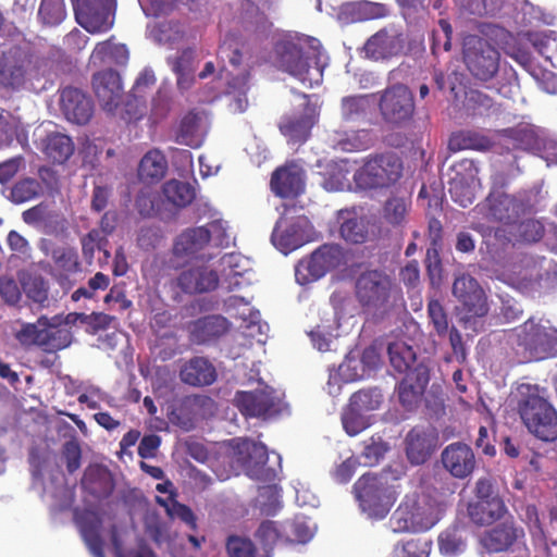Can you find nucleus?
I'll use <instances>...</instances> for the list:
<instances>
[{"label": "nucleus", "mask_w": 557, "mask_h": 557, "mask_svg": "<svg viewBox=\"0 0 557 557\" xmlns=\"http://www.w3.org/2000/svg\"><path fill=\"white\" fill-rule=\"evenodd\" d=\"M276 64L308 87L322 83L327 55L318 39L308 36L285 38L275 47Z\"/></svg>", "instance_id": "f257e3e1"}, {"label": "nucleus", "mask_w": 557, "mask_h": 557, "mask_svg": "<svg viewBox=\"0 0 557 557\" xmlns=\"http://www.w3.org/2000/svg\"><path fill=\"white\" fill-rule=\"evenodd\" d=\"M527 429L544 442L557 440V411L540 394L537 386L520 384L512 394Z\"/></svg>", "instance_id": "f03ea898"}, {"label": "nucleus", "mask_w": 557, "mask_h": 557, "mask_svg": "<svg viewBox=\"0 0 557 557\" xmlns=\"http://www.w3.org/2000/svg\"><path fill=\"white\" fill-rule=\"evenodd\" d=\"M356 297L367 314L383 318L400 299V290L389 275L371 270L358 276Z\"/></svg>", "instance_id": "7ed1b4c3"}, {"label": "nucleus", "mask_w": 557, "mask_h": 557, "mask_svg": "<svg viewBox=\"0 0 557 557\" xmlns=\"http://www.w3.org/2000/svg\"><path fill=\"white\" fill-rule=\"evenodd\" d=\"M218 57L223 62L219 78L226 82L228 94H236L230 103V108L235 113H242L248 106L245 92L249 73L245 66H240V42L234 35L225 36L219 47Z\"/></svg>", "instance_id": "20e7f679"}, {"label": "nucleus", "mask_w": 557, "mask_h": 557, "mask_svg": "<svg viewBox=\"0 0 557 557\" xmlns=\"http://www.w3.org/2000/svg\"><path fill=\"white\" fill-rule=\"evenodd\" d=\"M354 490L361 511L375 520L387 516L398 496L396 486L388 482L385 473H364L357 480Z\"/></svg>", "instance_id": "39448f33"}, {"label": "nucleus", "mask_w": 557, "mask_h": 557, "mask_svg": "<svg viewBox=\"0 0 557 557\" xmlns=\"http://www.w3.org/2000/svg\"><path fill=\"white\" fill-rule=\"evenodd\" d=\"M234 403L246 417L271 419L287 410L284 393L273 388L262 380L249 391H239L235 394Z\"/></svg>", "instance_id": "423d86ee"}, {"label": "nucleus", "mask_w": 557, "mask_h": 557, "mask_svg": "<svg viewBox=\"0 0 557 557\" xmlns=\"http://www.w3.org/2000/svg\"><path fill=\"white\" fill-rule=\"evenodd\" d=\"M44 62L25 47H11L0 57V83L18 88L28 81L39 79Z\"/></svg>", "instance_id": "0eeeda50"}, {"label": "nucleus", "mask_w": 557, "mask_h": 557, "mask_svg": "<svg viewBox=\"0 0 557 557\" xmlns=\"http://www.w3.org/2000/svg\"><path fill=\"white\" fill-rule=\"evenodd\" d=\"M518 345L536 360L557 356V329L545 319L531 318L517 330Z\"/></svg>", "instance_id": "6e6552de"}, {"label": "nucleus", "mask_w": 557, "mask_h": 557, "mask_svg": "<svg viewBox=\"0 0 557 557\" xmlns=\"http://www.w3.org/2000/svg\"><path fill=\"white\" fill-rule=\"evenodd\" d=\"M234 444L233 460L246 475L264 482L276 479L281 468L280 456H277V468L268 467L267 447L263 444L247 438H236Z\"/></svg>", "instance_id": "1a4fd4ad"}, {"label": "nucleus", "mask_w": 557, "mask_h": 557, "mask_svg": "<svg viewBox=\"0 0 557 557\" xmlns=\"http://www.w3.org/2000/svg\"><path fill=\"white\" fill-rule=\"evenodd\" d=\"M315 231L309 219L305 215H294L286 211L276 222L272 232L273 245L283 253L298 249L312 242Z\"/></svg>", "instance_id": "9d476101"}, {"label": "nucleus", "mask_w": 557, "mask_h": 557, "mask_svg": "<svg viewBox=\"0 0 557 557\" xmlns=\"http://www.w3.org/2000/svg\"><path fill=\"white\" fill-rule=\"evenodd\" d=\"M435 523L433 509L425 504L424 498L416 494L407 495L389 519V525L395 533L421 532L429 530Z\"/></svg>", "instance_id": "9b49d317"}, {"label": "nucleus", "mask_w": 557, "mask_h": 557, "mask_svg": "<svg viewBox=\"0 0 557 557\" xmlns=\"http://www.w3.org/2000/svg\"><path fill=\"white\" fill-rule=\"evenodd\" d=\"M401 174V163L394 154H380L370 158L354 173V180L361 188L387 187Z\"/></svg>", "instance_id": "f8f14e48"}, {"label": "nucleus", "mask_w": 557, "mask_h": 557, "mask_svg": "<svg viewBox=\"0 0 557 557\" xmlns=\"http://www.w3.org/2000/svg\"><path fill=\"white\" fill-rule=\"evenodd\" d=\"M525 211L527 206L523 201L500 191H492L485 201L474 209V213L482 215L486 221L502 223L498 228L507 231L524 215Z\"/></svg>", "instance_id": "ddd939ff"}, {"label": "nucleus", "mask_w": 557, "mask_h": 557, "mask_svg": "<svg viewBox=\"0 0 557 557\" xmlns=\"http://www.w3.org/2000/svg\"><path fill=\"white\" fill-rule=\"evenodd\" d=\"M463 59L468 70L481 81L491 79L498 71L499 52L478 36L465 39Z\"/></svg>", "instance_id": "4468645a"}, {"label": "nucleus", "mask_w": 557, "mask_h": 557, "mask_svg": "<svg viewBox=\"0 0 557 557\" xmlns=\"http://www.w3.org/2000/svg\"><path fill=\"white\" fill-rule=\"evenodd\" d=\"M344 260L338 245H323L314 250L309 258L300 260L295 268L298 284L306 285L318 281L329 271L337 268Z\"/></svg>", "instance_id": "2eb2a0df"}, {"label": "nucleus", "mask_w": 557, "mask_h": 557, "mask_svg": "<svg viewBox=\"0 0 557 557\" xmlns=\"http://www.w3.org/2000/svg\"><path fill=\"white\" fill-rule=\"evenodd\" d=\"M77 23L90 34L108 32L114 23V0L73 2Z\"/></svg>", "instance_id": "dca6fc26"}, {"label": "nucleus", "mask_w": 557, "mask_h": 557, "mask_svg": "<svg viewBox=\"0 0 557 557\" xmlns=\"http://www.w3.org/2000/svg\"><path fill=\"white\" fill-rule=\"evenodd\" d=\"M381 114L387 123L400 124L411 117L414 111L413 97L409 88L396 84L383 90L379 101Z\"/></svg>", "instance_id": "f3484780"}, {"label": "nucleus", "mask_w": 557, "mask_h": 557, "mask_svg": "<svg viewBox=\"0 0 557 557\" xmlns=\"http://www.w3.org/2000/svg\"><path fill=\"white\" fill-rule=\"evenodd\" d=\"M504 135L515 148L544 152L548 164L557 163V144L544 131L532 125H519L504 131Z\"/></svg>", "instance_id": "a211bd4d"}, {"label": "nucleus", "mask_w": 557, "mask_h": 557, "mask_svg": "<svg viewBox=\"0 0 557 557\" xmlns=\"http://www.w3.org/2000/svg\"><path fill=\"white\" fill-rule=\"evenodd\" d=\"M453 294L460 302L463 320L481 318L487 313L488 306L484 290L472 276L467 274L458 276L453 285Z\"/></svg>", "instance_id": "6ab92c4d"}, {"label": "nucleus", "mask_w": 557, "mask_h": 557, "mask_svg": "<svg viewBox=\"0 0 557 557\" xmlns=\"http://www.w3.org/2000/svg\"><path fill=\"white\" fill-rule=\"evenodd\" d=\"M545 258L523 256L517 262L509 265L507 281L513 287L522 292H532L541 287V281L547 273Z\"/></svg>", "instance_id": "aec40b11"}, {"label": "nucleus", "mask_w": 557, "mask_h": 557, "mask_svg": "<svg viewBox=\"0 0 557 557\" xmlns=\"http://www.w3.org/2000/svg\"><path fill=\"white\" fill-rule=\"evenodd\" d=\"M92 86L103 110L114 113L124 96L120 74L113 70L98 72L92 77Z\"/></svg>", "instance_id": "412c9836"}, {"label": "nucleus", "mask_w": 557, "mask_h": 557, "mask_svg": "<svg viewBox=\"0 0 557 557\" xmlns=\"http://www.w3.org/2000/svg\"><path fill=\"white\" fill-rule=\"evenodd\" d=\"M405 453L410 463H424L437 446V435L431 426H414L404 441Z\"/></svg>", "instance_id": "4be33fe9"}, {"label": "nucleus", "mask_w": 557, "mask_h": 557, "mask_svg": "<svg viewBox=\"0 0 557 557\" xmlns=\"http://www.w3.org/2000/svg\"><path fill=\"white\" fill-rule=\"evenodd\" d=\"M177 285L188 294L207 293L219 285V274L209 264H194L180 273Z\"/></svg>", "instance_id": "5701e85b"}, {"label": "nucleus", "mask_w": 557, "mask_h": 557, "mask_svg": "<svg viewBox=\"0 0 557 557\" xmlns=\"http://www.w3.org/2000/svg\"><path fill=\"white\" fill-rule=\"evenodd\" d=\"M428 383L429 372L423 364H417L401 380L398 386V399L407 411L413 410L419 405Z\"/></svg>", "instance_id": "b1692460"}, {"label": "nucleus", "mask_w": 557, "mask_h": 557, "mask_svg": "<svg viewBox=\"0 0 557 557\" xmlns=\"http://www.w3.org/2000/svg\"><path fill=\"white\" fill-rule=\"evenodd\" d=\"M443 467L454 478L465 479L475 468V457L472 449L462 443H453L441 454Z\"/></svg>", "instance_id": "393cba45"}, {"label": "nucleus", "mask_w": 557, "mask_h": 557, "mask_svg": "<svg viewBox=\"0 0 557 557\" xmlns=\"http://www.w3.org/2000/svg\"><path fill=\"white\" fill-rule=\"evenodd\" d=\"M271 188L275 195L287 198L296 197L305 189V173L296 163L278 168L271 177Z\"/></svg>", "instance_id": "a878e982"}, {"label": "nucleus", "mask_w": 557, "mask_h": 557, "mask_svg": "<svg viewBox=\"0 0 557 557\" xmlns=\"http://www.w3.org/2000/svg\"><path fill=\"white\" fill-rule=\"evenodd\" d=\"M403 44L404 40L400 34L384 28L366 41L363 52L371 60H385L398 54L403 49Z\"/></svg>", "instance_id": "bb28decb"}, {"label": "nucleus", "mask_w": 557, "mask_h": 557, "mask_svg": "<svg viewBox=\"0 0 557 557\" xmlns=\"http://www.w3.org/2000/svg\"><path fill=\"white\" fill-rule=\"evenodd\" d=\"M544 235V225L541 221L527 218L520 219L508 231L506 228H496L495 238L502 244L512 242L535 243Z\"/></svg>", "instance_id": "cd10ccee"}, {"label": "nucleus", "mask_w": 557, "mask_h": 557, "mask_svg": "<svg viewBox=\"0 0 557 557\" xmlns=\"http://www.w3.org/2000/svg\"><path fill=\"white\" fill-rule=\"evenodd\" d=\"M209 128L208 116L202 112H189L181 121L176 143L197 148L203 143Z\"/></svg>", "instance_id": "c85d7f7f"}, {"label": "nucleus", "mask_w": 557, "mask_h": 557, "mask_svg": "<svg viewBox=\"0 0 557 557\" xmlns=\"http://www.w3.org/2000/svg\"><path fill=\"white\" fill-rule=\"evenodd\" d=\"M61 106L65 117L76 124L87 123L92 115L91 100L76 88L62 91Z\"/></svg>", "instance_id": "c756f323"}, {"label": "nucleus", "mask_w": 557, "mask_h": 557, "mask_svg": "<svg viewBox=\"0 0 557 557\" xmlns=\"http://www.w3.org/2000/svg\"><path fill=\"white\" fill-rule=\"evenodd\" d=\"M367 376L362 360H359L358 356L349 354L337 370L330 372L327 392L332 396H337L341 393L342 383L355 382Z\"/></svg>", "instance_id": "7c9ffc66"}, {"label": "nucleus", "mask_w": 557, "mask_h": 557, "mask_svg": "<svg viewBox=\"0 0 557 557\" xmlns=\"http://www.w3.org/2000/svg\"><path fill=\"white\" fill-rule=\"evenodd\" d=\"M389 14V8L381 2L359 0L342 5L339 17L346 23H357L383 18Z\"/></svg>", "instance_id": "2f4dec72"}, {"label": "nucleus", "mask_w": 557, "mask_h": 557, "mask_svg": "<svg viewBox=\"0 0 557 557\" xmlns=\"http://www.w3.org/2000/svg\"><path fill=\"white\" fill-rule=\"evenodd\" d=\"M55 324H62L60 315L51 318L40 315L34 323L21 322L20 329L15 331L14 336L24 347L38 346L44 348L48 325Z\"/></svg>", "instance_id": "473e14b6"}, {"label": "nucleus", "mask_w": 557, "mask_h": 557, "mask_svg": "<svg viewBox=\"0 0 557 557\" xmlns=\"http://www.w3.org/2000/svg\"><path fill=\"white\" fill-rule=\"evenodd\" d=\"M523 530L512 523L505 522L487 531L480 542L488 552H503L509 548L518 539L523 536Z\"/></svg>", "instance_id": "72a5a7b5"}, {"label": "nucleus", "mask_w": 557, "mask_h": 557, "mask_svg": "<svg viewBox=\"0 0 557 557\" xmlns=\"http://www.w3.org/2000/svg\"><path fill=\"white\" fill-rule=\"evenodd\" d=\"M128 58L129 53L125 45L108 39L96 45L89 57V65L95 67L102 64L125 65Z\"/></svg>", "instance_id": "f704fd0d"}, {"label": "nucleus", "mask_w": 557, "mask_h": 557, "mask_svg": "<svg viewBox=\"0 0 557 557\" xmlns=\"http://www.w3.org/2000/svg\"><path fill=\"white\" fill-rule=\"evenodd\" d=\"M82 536L86 542L89 550L95 557H104L102 553V542L100 529L102 525L101 518L92 511H86L76 517Z\"/></svg>", "instance_id": "c9c22d12"}, {"label": "nucleus", "mask_w": 557, "mask_h": 557, "mask_svg": "<svg viewBox=\"0 0 557 557\" xmlns=\"http://www.w3.org/2000/svg\"><path fill=\"white\" fill-rule=\"evenodd\" d=\"M215 377L214 367L202 357L193 358L181 370L182 381L193 386L210 385Z\"/></svg>", "instance_id": "e433bc0d"}, {"label": "nucleus", "mask_w": 557, "mask_h": 557, "mask_svg": "<svg viewBox=\"0 0 557 557\" xmlns=\"http://www.w3.org/2000/svg\"><path fill=\"white\" fill-rule=\"evenodd\" d=\"M505 512V504L499 497L479 499L468 508L470 519L479 525L491 524L502 518Z\"/></svg>", "instance_id": "4c0bfd02"}, {"label": "nucleus", "mask_w": 557, "mask_h": 557, "mask_svg": "<svg viewBox=\"0 0 557 557\" xmlns=\"http://www.w3.org/2000/svg\"><path fill=\"white\" fill-rule=\"evenodd\" d=\"M337 224L339 225L341 236L346 242L360 244L367 239V224L355 211L339 210L337 212Z\"/></svg>", "instance_id": "58836bf2"}, {"label": "nucleus", "mask_w": 557, "mask_h": 557, "mask_svg": "<svg viewBox=\"0 0 557 557\" xmlns=\"http://www.w3.org/2000/svg\"><path fill=\"white\" fill-rule=\"evenodd\" d=\"M205 226L194 227L182 233L174 245L177 256H194L202 251L210 242V233Z\"/></svg>", "instance_id": "ea45409f"}, {"label": "nucleus", "mask_w": 557, "mask_h": 557, "mask_svg": "<svg viewBox=\"0 0 557 557\" xmlns=\"http://www.w3.org/2000/svg\"><path fill=\"white\" fill-rule=\"evenodd\" d=\"M313 124L314 119L310 114H293L282 119L280 129L293 144H301L309 137Z\"/></svg>", "instance_id": "a19ab883"}, {"label": "nucleus", "mask_w": 557, "mask_h": 557, "mask_svg": "<svg viewBox=\"0 0 557 557\" xmlns=\"http://www.w3.org/2000/svg\"><path fill=\"white\" fill-rule=\"evenodd\" d=\"M40 147L50 160L58 163L66 161L74 151L71 138L58 132L48 133L41 139Z\"/></svg>", "instance_id": "79ce46f5"}, {"label": "nucleus", "mask_w": 557, "mask_h": 557, "mask_svg": "<svg viewBox=\"0 0 557 557\" xmlns=\"http://www.w3.org/2000/svg\"><path fill=\"white\" fill-rule=\"evenodd\" d=\"M375 103L374 95L347 96L341 100V115L344 121L356 122L364 119Z\"/></svg>", "instance_id": "37998d69"}, {"label": "nucleus", "mask_w": 557, "mask_h": 557, "mask_svg": "<svg viewBox=\"0 0 557 557\" xmlns=\"http://www.w3.org/2000/svg\"><path fill=\"white\" fill-rule=\"evenodd\" d=\"M18 280L24 294L29 300L42 308L49 306V285L41 275L22 272Z\"/></svg>", "instance_id": "c03bdc74"}, {"label": "nucleus", "mask_w": 557, "mask_h": 557, "mask_svg": "<svg viewBox=\"0 0 557 557\" xmlns=\"http://www.w3.org/2000/svg\"><path fill=\"white\" fill-rule=\"evenodd\" d=\"M166 170L168 161L164 154L160 150L153 149L143 157L138 174L140 180L148 183H154L164 177Z\"/></svg>", "instance_id": "a18cd8bd"}, {"label": "nucleus", "mask_w": 557, "mask_h": 557, "mask_svg": "<svg viewBox=\"0 0 557 557\" xmlns=\"http://www.w3.org/2000/svg\"><path fill=\"white\" fill-rule=\"evenodd\" d=\"M492 146L491 139L474 131H460L449 138L448 148L451 151L466 149L487 150Z\"/></svg>", "instance_id": "49530a36"}, {"label": "nucleus", "mask_w": 557, "mask_h": 557, "mask_svg": "<svg viewBox=\"0 0 557 557\" xmlns=\"http://www.w3.org/2000/svg\"><path fill=\"white\" fill-rule=\"evenodd\" d=\"M391 364L399 373L414 369L416 355L410 346L404 342L391 343L387 347Z\"/></svg>", "instance_id": "de8ad7c7"}, {"label": "nucleus", "mask_w": 557, "mask_h": 557, "mask_svg": "<svg viewBox=\"0 0 557 557\" xmlns=\"http://www.w3.org/2000/svg\"><path fill=\"white\" fill-rule=\"evenodd\" d=\"M243 258L237 253H226L219 261V268L225 281L228 282V288L233 289L243 284Z\"/></svg>", "instance_id": "09e8293b"}, {"label": "nucleus", "mask_w": 557, "mask_h": 557, "mask_svg": "<svg viewBox=\"0 0 557 557\" xmlns=\"http://www.w3.org/2000/svg\"><path fill=\"white\" fill-rule=\"evenodd\" d=\"M156 502L165 509L166 515L171 519H180L191 529L196 528V517L191 509L186 505L178 503L174 496L166 497L157 496Z\"/></svg>", "instance_id": "8fccbe9b"}, {"label": "nucleus", "mask_w": 557, "mask_h": 557, "mask_svg": "<svg viewBox=\"0 0 557 557\" xmlns=\"http://www.w3.org/2000/svg\"><path fill=\"white\" fill-rule=\"evenodd\" d=\"M333 141L335 147L343 151H355L367 149L371 145L372 138L368 131L359 129L337 134Z\"/></svg>", "instance_id": "3c124183"}, {"label": "nucleus", "mask_w": 557, "mask_h": 557, "mask_svg": "<svg viewBox=\"0 0 557 557\" xmlns=\"http://www.w3.org/2000/svg\"><path fill=\"white\" fill-rule=\"evenodd\" d=\"M228 329V322L225 318L221 315H212L203 318L196 322L195 324V333H199L197 335V339L205 342L211 337H218L224 334Z\"/></svg>", "instance_id": "603ef678"}, {"label": "nucleus", "mask_w": 557, "mask_h": 557, "mask_svg": "<svg viewBox=\"0 0 557 557\" xmlns=\"http://www.w3.org/2000/svg\"><path fill=\"white\" fill-rule=\"evenodd\" d=\"M372 416L364 414L349 404L342 414V423L346 433L355 436L372 424Z\"/></svg>", "instance_id": "864d4df0"}, {"label": "nucleus", "mask_w": 557, "mask_h": 557, "mask_svg": "<svg viewBox=\"0 0 557 557\" xmlns=\"http://www.w3.org/2000/svg\"><path fill=\"white\" fill-rule=\"evenodd\" d=\"M165 198L177 207H185L194 199L193 188L180 181H169L163 186Z\"/></svg>", "instance_id": "5fc2aeb1"}, {"label": "nucleus", "mask_w": 557, "mask_h": 557, "mask_svg": "<svg viewBox=\"0 0 557 557\" xmlns=\"http://www.w3.org/2000/svg\"><path fill=\"white\" fill-rule=\"evenodd\" d=\"M383 395L377 389L359 391L349 400V405L364 414L377 410L382 404Z\"/></svg>", "instance_id": "6e6d98bb"}, {"label": "nucleus", "mask_w": 557, "mask_h": 557, "mask_svg": "<svg viewBox=\"0 0 557 557\" xmlns=\"http://www.w3.org/2000/svg\"><path fill=\"white\" fill-rule=\"evenodd\" d=\"M481 188V183H461V181H448V191L453 200L459 206L466 208L474 199L476 191Z\"/></svg>", "instance_id": "4d7b16f0"}, {"label": "nucleus", "mask_w": 557, "mask_h": 557, "mask_svg": "<svg viewBox=\"0 0 557 557\" xmlns=\"http://www.w3.org/2000/svg\"><path fill=\"white\" fill-rule=\"evenodd\" d=\"M442 554L453 556L461 553L466 547V540L459 528L447 529L438 537Z\"/></svg>", "instance_id": "13d9d810"}, {"label": "nucleus", "mask_w": 557, "mask_h": 557, "mask_svg": "<svg viewBox=\"0 0 557 557\" xmlns=\"http://www.w3.org/2000/svg\"><path fill=\"white\" fill-rule=\"evenodd\" d=\"M62 324L48 325L44 349L47 351L60 350L69 347L72 343V334L66 329H61Z\"/></svg>", "instance_id": "bf43d9fd"}, {"label": "nucleus", "mask_w": 557, "mask_h": 557, "mask_svg": "<svg viewBox=\"0 0 557 557\" xmlns=\"http://www.w3.org/2000/svg\"><path fill=\"white\" fill-rule=\"evenodd\" d=\"M479 169L474 161L463 159L453 164L448 171V181H461V183H480Z\"/></svg>", "instance_id": "052dcab7"}, {"label": "nucleus", "mask_w": 557, "mask_h": 557, "mask_svg": "<svg viewBox=\"0 0 557 557\" xmlns=\"http://www.w3.org/2000/svg\"><path fill=\"white\" fill-rule=\"evenodd\" d=\"M66 16L64 0H42L39 17L50 26L60 24Z\"/></svg>", "instance_id": "680f3d73"}, {"label": "nucleus", "mask_w": 557, "mask_h": 557, "mask_svg": "<svg viewBox=\"0 0 557 557\" xmlns=\"http://www.w3.org/2000/svg\"><path fill=\"white\" fill-rule=\"evenodd\" d=\"M407 211L408 203L404 198H392L384 206L383 219L393 226H400L406 221Z\"/></svg>", "instance_id": "e2e57ef3"}, {"label": "nucleus", "mask_w": 557, "mask_h": 557, "mask_svg": "<svg viewBox=\"0 0 557 557\" xmlns=\"http://www.w3.org/2000/svg\"><path fill=\"white\" fill-rule=\"evenodd\" d=\"M52 259L55 269L62 273L70 274L78 269V257L76 251L70 247H59L52 251Z\"/></svg>", "instance_id": "0e129e2a"}, {"label": "nucleus", "mask_w": 557, "mask_h": 557, "mask_svg": "<svg viewBox=\"0 0 557 557\" xmlns=\"http://www.w3.org/2000/svg\"><path fill=\"white\" fill-rule=\"evenodd\" d=\"M41 186L36 180L25 178L17 182L11 190V200L15 203H23L37 197Z\"/></svg>", "instance_id": "69168bd1"}, {"label": "nucleus", "mask_w": 557, "mask_h": 557, "mask_svg": "<svg viewBox=\"0 0 557 557\" xmlns=\"http://www.w3.org/2000/svg\"><path fill=\"white\" fill-rule=\"evenodd\" d=\"M337 322L318 325L315 330L309 333L313 346L320 351L331 350L335 337L332 331L337 330Z\"/></svg>", "instance_id": "338daca9"}, {"label": "nucleus", "mask_w": 557, "mask_h": 557, "mask_svg": "<svg viewBox=\"0 0 557 557\" xmlns=\"http://www.w3.org/2000/svg\"><path fill=\"white\" fill-rule=\"evenodd\" d=\"M387 449V444L384 443L380 437H371L368 442H366L364 448L360 455L362 465L367 467L376 465L383 458Z\"/></svg>", "instance_id": "774afa93"}]
</instances>
